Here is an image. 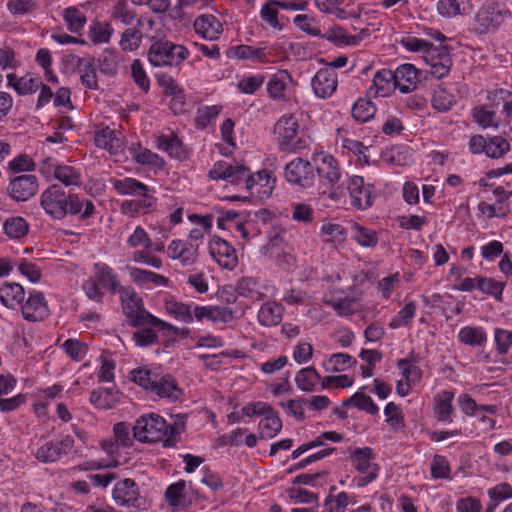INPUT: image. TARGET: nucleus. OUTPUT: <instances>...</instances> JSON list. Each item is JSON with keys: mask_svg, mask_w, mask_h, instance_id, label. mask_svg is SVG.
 Returning a JSON list of instances; mask_svg holds the SVG:
<instances>
[{"mask_svg": "<svg viewBox=\"0 0 512 512\" xmlns=\"http://www.w3.org/2000/svg\"><path fill=\"white\" fill-rule=\"evenodd\" d=\"M40 206L54 220H62L67 215L87 219L95 212L94 204L78 194H68L59 185L53 184L40 196Z\"/></svg>", "mask_w": 512, "mask_h": 512, "instance_id": "nucleus-1", "label": "nucleus"}, {"mask_svg": "<svg viewBox=\"0 0 512 512\" xmlns=\"http://www.w3.org/2000/svg\"><path fill=\"white\" fill-rule=\"evenodd\" d=\"M510 18L511 12L504 3L486 2L474 16L473 31L478 35L495 33Z\"/></svg>", "mask_w": 512, "mask_h": 512, "instance_id": "nucleus-2", "label": "nucleus"}, {"mask_svg": "<svg viewBox=\"0 0 512 512\" xmlns=\"http://www.w3.org/2000/svg\"><path fill=\"white\" fill-rule=\"evenodd\" d=\"M312 161L322 186L329 189L328 197L338 201L344 196V190L337 186L341 171L337 160L330 154L318 152L313 154Z\"/></svg>", "mask_w": 512, "mask_h": 512, "instance_id": "nucleus-3", "label": "nucleus"}, {"mask_svg": "<svg viewBox=\"0 0 512 512\" xmlns=\"http://www.w3.org/2000/svg\"><path fill=\"white\" fill-rule=\"evenodd\" d=\"M132 430L135 439L140 442H157L174 434V428L169 426L162 416L154 412L139 416Z\"/></svg>", "mask_w": 512, "mask_h": 512, "instance_id": "nucleus-4", "label": "nucleus"}, {"mask_svg": "<svg viewBox=\"0 0 512 512\" xmlns=\"http://www.w3.org/2000/svg\"><path fill=\"white\" fill-rule=\"evenodd\" d=\"M300 125L296 114L282 115L275 124L274 133L278 147L283 152H296L305 144L299 137Z\"/></svg>", "mask_w": 512, "mask_h": 512, "instance_id": "nucleus-5", "label": "nucleus"}, {"mask_svg": "<svg viewBox=\"0 0 512 512\" xmlns=\"http://www.w3.org/2000/svg\"><path fill=\"white\" fill-rule=\"evenodd\" d=\"M39 173L48 181L57 180L64 186H80L82 174L73 166L60 163L54 158H45L39 163Z\"/></svg>", "mask_w": 512, "mask_h": 512, "instance_id": "nucleus-6", "label": "nucleus"}, {"mask_svg": "<svg viewBox=\"0 0 512 512\" xmlns=\"http://www.w3.org/2000/svg\"><path fill=\"white\" fill-rule=\"evenodd\" d=\"M189 55L186 47L172 42H156L151 45L148 60L155 67L179 65Z\"/></svg>", "mask_w": 512, "mask_h": 512, "instance_id": "nucleus-7", "label": "nucleus"}, {"mask_svg": "<svg viewBox=\"0 0 512 512\" xmlns=\"http://www.w3.org/2000/svg\"><path fill=\"white\" fill-rule=\"evenodd\" d=\"M237 291L242 297L259 301L275 296L277 289L269 280L256 277H243L237 283Z\"/></svg>", "mask_w": 512, "mask_h": 512, "instance_id": "nucleus-8", "label": "nucleus"}, {"mask_svg": "<svg viewBox=\"0 0 512 512\" xmlns=\"http://www.w3.org/2000/svg\"><path fill=\"white\" fill-rule=\"evenodd\" d=\"M351 463L358 472L364 474L363 477L357 479L358 486H365L377 478L379 468L374 463L373 453L370 448L355 449L351 454Z\"/></svg>", "mask_w": 512, "mask_h": 512, "instance_id": "nucleus-9", "label": "nucleus"}, {"mask_svg": "<svg viewBox=\"0 0 512 512\" xmlns=\"http://www.w3.org/2000/svg\"><path fill=\"white\" fill-rule=\"evenodd\" d=\"M285 179L293 185L308 188L315 180L313 165L302 158L291 160L285 167Z\"/></svg>", "mask_w": 512, "mask_h": 512, "instance_id": "nucleus-10", "label": "nucleus"}, {"mask_svg": "<svg viewBox=\"0 0 512 512\" xmlns=\"http://www.w3.org/2000/svg\"><path fill=\"white\" fill-rule=\"evenodd\" d=\"M242 182L250 196L259 200L268 199L275 188V178L267 170L258 171L250 176L246 171V178L242 179Z\"/></svg>", "mask_w": 512, "mask_h": 512, "instance_id": "nucleus-11", "label": "nucleus"}, {"mask_svg": "<svg viewBox=\"0 0 512 512\" xmlns=\"http://www.w3.org/2000/svg\"><path fill=\"white\" fill-rule=\"evenodd\" d=\"M208 252L221 268L233 270L238 264L236 250L226 240L218 236L210 239Z\"/></svg>", "mask_w": 512, "mask_h": 512, "instance_id": "nucleus-12", "label": "nucleus"}, {"mask_svg": "<svg viewBox=\"0 0 512 512\" xmlns=\"http://www.w3.org/2000/svg\"><path fill=\"white\" fill-rule=\"evenodd\" d=\"M74 447V439L71 436H66L57 441H47L35 451V457L43 462L50 463L61 459L63 456L68 455Z\"/></svg>", "mask_w": 512, "mask_h": 512, "instance_id": "nucleus-13", "label": "nucleus"}, {"mask_svg": "<svg viewBox=\"0 0 512 512\" xmlns=\"http://www.w3.org/2000/svg\"><path fill=\"white\" fill-rule=\"evenodd\" d=\"M347 190L351 198V204L360 210L369 208L373 203L374 187L366 184L360 176L353 175L347 181Z\"/></svg>", "mask_w": 512, "mask_h": 512, "instance_id": "nucleus-14", "label": "nucleus"}, {"mask_svg": "<svg viewBox=\"0 0 512 512\" xmlns=\"http://www.w3.org/2000/svg\"><path fill=\"white\" fill-rule=\"evenodd\" d=\"M398 368L402 377L396 383V391L400 396L404 397L410 393L413 385L419 383L422 377V370L413 358L400 359L398 361Z\"/></svg>", "mask_w": 512, "mask_h": 512, "instance_id": "nucleus-15", "label": "nucleus"}, {"mask_svg": "<svg viewBox=\"0 0 512 512\" xmlns=\"http://www.w3.org/2000/svg\"><path fill=\"white\" fill-rule=\"evenodd\" d=\"M20 309L23 318L31 322L42 321L50 314L44 294L36 290L29 292L28 297L22 302Z\"/></svg>", "mask_w": 512, "mask_h": 512, "instance_id": "nucleus-16", "label": "nucleus"}, {"mask_svg": "<svg viewBox=\"0 0 512 512\" xmlns=\"http://www.w3.org/2000/svg\"><path fill=\"white\" fill-rule=\"evenodd\" d=\"M166 254L172 261H177L182 267L194 265L198 260V244L174 239L166 248Z\"/></svg>", "mask_w": 512, "mask_h": 512, "instance_id": "nucleus-17", "label": "nucleus"}, {"mask_svg": "<svg viewBox=\"0 0 512 512\" xmlns=\"http://www.w3.org/2000/svg\"><path fill=\"white\" fill-rule=\"evenodd\" d=\"M423 60L430 67V73L437 79L447 76L452 66L449 52L444 47L432 46L423 56Z\"/></svg>", "mask_w": 512, "mask_h": 512, "instance_id": "nucleus-18", "label": "nucleus"}, {"mask_svg": "<svg viewBox=\"0 0 512 512\" xmlns=\"http://www.w3.org/2000/svg\"><path fill=\"white\" fill-rule=\"evenodd\" d=\"M311 86L317 98H330L338 86L336 72L332 68H322L311 79Z\"/></svg>", "mask_w": 512, "mask_h": 512, "instance_id": "nucleus-19", "label": "nucleus"}, {"mask_svg": "<svg viewBox=\"0 0 512 512\" xmlns=\"http://www.w3.org/2000/svg\"><path fill=\"white\" fill-rule=\"evenodd\" d=\"M294 84L293 77L287 70H277L266 83L268 97L275 101H283L287 98V91Z\"/></svg>", "mask_w": 512, "mask_h": 512, "instance_id": "nucleus-20", "label": "nucleus"}, {"mask_svg": "<svg viewBox=\"0 0 512 512\" xmlns=\"http://www.w3.org/2000/svg\"><path fill=\"white\" fill-rule=\"evenodd\" d=\"M392 73L396 88L403 94L414 91L420 82V71L409 63L398 66Z\"/></svg>", "mask_w": 512, "mask_h": 512, "instance_id": "nucleus-21", "label": "nucleus"}, {"mask_svg": "<svg viewBox=\"0 0 512 512\" xmlns=\"http://www.w3.org/2000/svg\"><path fill=\"white\" fill-rule=\"evenodd\" d=\"M273 47H254L249 45H236L228 49L227 56L231 59L246 60L257 59L260 62H274L271 59Z\"/></svg>", "mask_w": 512, "mask_h": 512, "instance_id": "nucleus-22", "label": "nucleus"}, {"mask_svg": "<svg viewBox=\"0 0 512 512\" xmlns=\"http://www.w3.org/2000/svg\"><path fill=\"white\" fill-rule=\"evenodd\" d=\"M8 190L13 199L26 201L38 190L37 178L33 175L18 176L10 181Z\"/></svg>", "mask_w": 512, "mask_h": 512, "instance_id": "nucleus-23", "label": "nucleus"}, {"mask_svg": "<svg viewBox=\"0 0 512 512\" xmlns=\"http://www.w3.org/2000/svg\"><path fill=\"white\" fill-rule=\"evenodd\" d=\"M370 35L369 28L361 29L357 34H349L346 30L341 27H332L328 29L323 37L340 47L357 46L363 39Z\"/></svg>", "mask_w": 512, "mask_h": 512, "instance_id": "nucleus-24", "label": "nucleus"}, {"mask_svg": "<svg viewBox=\"0 0 512 512\" xmlns=\"http://www.w3.org/2000/svg\"><path fill=\"white\" fill-rule=\"evenodd\" d=\"M209 177L213 180H226L231 184H239L246 178V168L226 161H218L209 171Z\"/></svg>", "mask_w": 512, "mask_h": 512, "instance_id": "nucleus-25", "label": "nucleus"}, {"mask_svg": "<svg viewBox=\"0 0 512 512\" xmlns=\"http://www.w3.org/2000/svg\"><path fill=\"white\" fill-rule=\"evenodd\" d=\"M193 27L201 38L209 41L217 40L223 32L222 23L212 14H203L197 17Z\"/></svg>", "mask_w": 512, "mask_h": 512, "instance_id": "nucleus-26", "label": "nucleus"}, {"mask_svg": "<svg viewBox=\"0 0 512 512\" xmlns=\"http://www.w3.org/2000/svg\"><path fill=\"white\" fill-rule=\"evenodd\" d=\"M94 142L98 148L104 149L112 155L121 153L125 145L120 133L109 127L98 130Z\"/></svg>", "mask_w": 512, "mask_h": 512, "instance_id": "nucleus-27", "label": "nucleus"}, {"mask_svg": "<svg viewBox=\"0 0 512 512\" xmlns=\"http://www.w3.org/2000/svg\"><path fill=\"white\" fill-rule=\"evenodd\" d=\"M138 497L137 484L130 478L118 481L112 490V498L120 506H134Z\"/></svg>", "mask_w": 512, "mask_h": 512, "instance_id": "nucleus-28", "label": "nucleus"}, {"mask_svg": "<svg viewBox=\"0 0 512 512\" xmlns=\"http://www.w3.org/2000/svg\"><path fill=\"white\" fill-rule=\"evenodd\" d=\"M232 318V312L227 308L214 305H194V320L197 322L208 320L213 324L228 323Z\"/></svg>", "mask_w": 512, "mask_h": 512, "instance_id": "nucleus-29", "label": "nucleus"}, {"mask_svg": "<svg viewBox=\"0 0 512 512\" xmlns=\"http://www.w3.org/2000/svg\"><path fill=\"white\" fill-rule=\"evenodd\" d=\"M165 499L174 512L183 511L191 505L186 483L183 480L170 484L165 492Z\"/></svg>", "mask_w": 512, "mask_h": 512, "instance_id": "nucleus-30", "label": "nucleus"}, {"mask_svg": "<svg viewBox=\"0 0 512 512\" xmlns=\"http://www.w3.org/2000/svg\"><path fill=\"white\" fill-rule=\"evenodd\" d=\"M454 393L450 390H441L434 397L433 413L442 423H452Z\"/></svg>", "mask_w": 512, "mask_h": 512, "instance_id": "nucleus-31", "label": "nucleus"}, {"mask_svg": "<svg viewBox=\"0 0 512 512\" xmlns=\"http://www.w3.org/2000/svg\"><path fill=\"white\" fill-rule=\"evenodd\" d=\"M150 393L159 398L178 400L182 395V390L173 376L159 373Z\"/></svg>", "mask_w": 512, "mask_h": 512, "instance_id": "nucleus-32", "label": "nucleus"}, {"mask_svg": "<svg viewBox=\"0 0 512 512\" xmlns=\"http://www.w3.org/2000/svg\"><path fill=\"white\" fill-rule=\"evenodd\" d=\"M130 279L138 286L146 289H153L155 287L166 286L168 279L160 274L150 270L141 269L138 267L128 268Z\"/></svg>", "mask_w": 512, "mask_h": 512, "instance_id": "nucleus-33", "label": "nucleus"}, {"mask_svg": "<svg viewBox=\"0 0 512 512\" xmlns=\"http://www.w3.org/2000/svg\"><path fill=\"white\" fill-rule=\"evenodd\" d=\"M284 307L275 301H267L261 305L257 313L258 323L264 327H274L281 323Z\"/></svg>", "mask_w": 512, "mask_h": 512, "instance_id": "nucleus-34", "label": "nucleus"}, {"mask_svg": "<svg viewBox=\"0 0 512 512\" xmlns=\"http://www.w3.org/2000/svg\"><path fill=\"white\" fill-rule=\"evenodd\" d=\"M129 150L133 160L141 166L159 170L163 169L165 165L163 158L140 144L132 145Z\"/></svg>", "mask_w": 512, "mask_h": 512, "instance_id": "nucleus-35", "label": "nucleus"}, {"mask_svg": "<svg viewBox=\"0 0 512 512\" xmlns=\"http://www.w3.org/2000/svg\"><path fill=\"white\" fill-rule=\"evenodd\" d=\"M164 309L167 314L172 316L177 321L187 324L194 322L193 304L179 302L173 297H168L164 301Z\"/></svg>", "mask_w": 512, "mask_h": 512, "instance_id": "nucleus-36", "label": "nucleus"}, {"mask_svg": "<svg viewBox=\"0 0 512 512\" xmlns=\"http://www.w3.org/2000/svg\"><path fill=\"white\" fill-rule=\"evenodd\" d=\"M121 393L114 388H98L91 392L90 403L97 409L107 410L120 402Z\"/></svg>", "mask_w": 512, "mask_h": 512, "instance_id": "nucleus-37", "label": "nucleus"}, {"mask_svg": "<svg viewBox=\"0 0 512 512\" xmlns=\"http://www.w3.org/2000/svg\"><path fill=\"white\" fill-rule=\"evenodd\" d=\"M25 299L23 287L18 283H5L0 287V302L9 309L20 308Z\"/></svg>", "mask_w": 512, "mask_h": 512, "instance_id": "nucleus-38", "label": "nucleus"}, {"mask_svg": "<svg viewBox=\"0 0 512 512\" xmlns=\"http://www.w3.org/2000/svg\"><path fill=\"white\" fill-rule=\"evenodd\" d=\"M323 377L316 371L313 366L300 369L295 375V384L297 388L303 392H314L318 386H321Z\"/></svg>", "mask_w": 512, "mask_h": 512, "instance_id": "nucleus-39", "label": "nucleus"}, {"mask_svg": "<svg viewBox=\"0 0 512 512\" xmlns=\"http://www.w3.org/2000/svg\"><path fill=\"white\" fill-rule=\"evenodd\" d=\"M396 88L394 76L391 70L382 69L375 73L371 90L374 95L377 97H387L389 96Z\"/></svg>", "mask_w": 512, "mask_h": 512, "instance_id": "nucleus-40", "label": "nucleus"}, {"mask_svg": "<svg viewBox=\"0 0 512 512\" xmlns=\"http://www.w3.org/2000/svg\"><path fill=\"white\" fill-rule=\"evenodd\" d=\"M156 147L172 158L182 159L185 157V151L178 136L174 133L160 134L155 141Z\"/></svg>", "mask_w": 512, "mask_h": 512, "instance_id": "nucleus-41", "label": "nucleus"}, {"mask_svg": "<svg viewBox=\"0 0 512 512\" xmlns=\"http://www.w3.org/2000/svg\"><path fill=\"white\" fill-rule=\"evenodd\" d=\"M111 183L115 191L120 195L138 196L150 192L147 185L132 177L113 179Z\"/></svg>", "mask_w": 512, "mask_h": 512, "instance_id": "nucleus-42", "label": "nucleus"}, {"mask_svg": "<svg viewBox=\"0 0 512 512\" xmlns=\"http://www.w3.org/2000/svg\"><path fill=\"white\" fill-rule=\"evenodd\" d=\"M356 359L347 353H335L322 361V367L328 373L344 372L355 366Z\"/></svg>", "mask_w": 512, "mask_h": 512, "instance_id": "nucleus-43", "label": "nucleus"}, {"mask_svg": "<svg viewBox=\"0 0 512 512\" xmlns=\"http://www.w3.org/2000/svg\"><path fill=\"white\" fill-rule=\"evenodd\" d=\"M8 84L12 86L18 94L27 95L36 92L41 86V79L37 76L27 74L18 78L13 74L7 75Z\"/></svg>", "mask_w": 512, "mask_h": 512, "instance_id": "nucleus-44", "label": "nucleus"}, {"mask_svg": "<svg viewBox=\"0 0 512 512\" xmlns=\"http://www.w3.org/2000/svg\"><path fill=\"white\" fill-rule=\"evenodd\" d=\"M460 410L469 417L478 416L481 412L494 415L497 412L495 405H478L468 394H461L457 399Z\"/></svg>", "mask_w": 512, "mask_h": 512, "instance_id": "nucleus-45", "label": "nucleus"}, {"mask_svg": "<svg viewBox=\"0 0 512 512\" xmlns=\"http://www.w3.org/2000/svg\"><path fill=\"white\" fill-rule=\"evenodd\" d=\"M95 280L99 282L103 288L110 292H115L119 286L117 274L105 263L98 262L94 265Z\"/></svg>", "mask_w": 512, "mask_h": 512, "instance_id": "nucleus-46", "label": "nucleus"}, {"mask_svg": "<svg viewBox=\"0 0 512 512\" xmlns=\"http://www.w3.org/2000/svg\"><path fill=\"white\" fill-rule=\"evenodd\" d=\"M320 236L324 242L342 244L347 236L346 229L339 223L324 221L320 227Z\"/></svg>", "mask_w": 512, "mask_h": 512, "instance_id": "nucleus-47", "label": "nucleus"}, {"mask_svg": "<svg viewBox=\"0 0 512 512\" xmlns=\"http://www.w3.org/2000/svg\"><path fill=\"white\" fill-rule=\"evenodd\" d=\"M3 231L9 239L19 241L28 234L29 225L24 218L13 216L3 223Z\"/></svg>", "mask_w": 512, "mask_h": 512, "instance_id": "nucleus-48", "label": "nucleus"}, {"mask_svg": "<svg viewBox=\"0 0 512 512\" xmlns=\"http://www.w3.org/2000/svg\"><path fill=\"white\" fill-rule=\"evenodd\" d=\"M458 339L465 345L482 346L487 341V333L482 327L465 326L459 330Z\"/></svg>", "mask_w": 512, "mask_h": 512, "instance_id": "nucleus-49", "label": "nucleus"}, {"mask_svg": "<svg viewBox=\"0 0 512 512\" xmlns=\"http://www.w3.org/2000/svg\"><path fill=\"white\" fill-rule=\"evenodd\" d=\"M351 237L361 247L372 248L378 243V234L375 230L354 223L351 226Z\"/></svg>", "mask_w": 512, "mask_h": 512, "instance_id": "nucleus-50", "label": "nucleus"}, {"mask_svg": "<svg viewBox=\"0 0 512 512\" xmlns=\"http://www.w3.org/2000/svg\"><path fill=\"white\" fill-rule=\"evenodd\" d=\"M282 428V422L277 412L262 418L258 424L259 435L261 439L274 438Z\"/></svg>", "mask_w": 512, "mask_h": 512, "instance_id": "nucleus-51", "label": "nucleus"}, {"mask_svg": "<svg viewBox=\"0 0 512 512\" xmlns=\"http://www.w3.org/2000/svg\"><path fill=\"white\" fill-rule=\"evenodd\" d=\"M159 374L157 369H148L145 367H140L133 369L130 372V380L133 381L138 386L142 387L144 390L150 393L153 384H155L156 377Z\"/></svg>", "mask_w": 512, "mask_h": 512, "instance_id": "nucleus-52", "label": "nucleus"}, {"mask_svg": "<svg viewBox=\"0 0 512 512\" xmlns=\"http://www.w3.org/2000/svg\"><path fill=\"white\" fill-rule=\"evenodd\" d=\"M264 82L265 76L263 74L247 73L238 78L236 87L243 94L253 95L262 87Z\"/></svg>", "mask_w": 512, "mask_h": 512, "instance_id": "nucleus-53", "label": "nucleus"}, {"mask_svg": "<svg viewBox=\"0 0 512 512\" xmlns=\"http://www.w3.org/2000/svg\"><path fill=\"white\" fill-rule=\"evenodd\" d=\"M473 117L478 125L484 129L491 127L497 128L499 125L496 110L491 105L475 107L473 109Z\"/></svg>", "mask_w": 512, "mask_h": 512, "instance_id": "nucleus-54", "label": "nucleus"}, {"mask_svg": "<svg viewBox=\"0 0 512 512\" xmlns=\"http://www.w3.org/2000/svg\"><path fill=\"white\" fill-rule=\"evenodd\" d=\"M142 198L139 200L125 201L122 204V209L126 213H149L151 212L156 204V199L147 192L144 195H140Z\"/></svg>", "mask_w": 512, "mask_h": 512, "instance_id": "nucleus-55", "label": "nucleus"}, {"mask_svg": "<svg viewBox=\"0 0 512 512\" xmlns=\"http://www.w3.org/2000/svg\"><path fill=\"white\" fill-rule=\"evenodd\" d=\"M120 297L123 309L130 316H138L142 310V301L138 294L130 287H124L120 290Z\"/></svg>", "mask_w": 512, "mask_h": 512, "instance_id": "nucleus-56", "label": "nucleus"}, {"mask_svg": "<svg viewBox=\"0 0 512 512\" xmlns=\"http://www.w3.org/2000/svg\"><path fill=\"white\" fill-rule=\"evenodd\" d=\"M113 28L107 22H94L89 26L88 38L93 44H105L110 41Z\"/></svg>", "mask_w": 512, "mask_h": 512, "instance_id": "nucleus-57", "label": "nucleus"}, {"mask_svg": "<svg viewBox=\"0 0 512 512\" xmlns=\"http://www.w3.org/2000/svg\"><path fill=\"white\" fill-rule=\"evenodd\" d=\"M352 116L359 122H368L376 113V107L369 99H358L351 109Z\"/></svg>", "mask_w": 512, "mask_h": 512, "instance_id": "nucleus-58", "label": "nucleus"}, {"mask_svg": "<svg viewBox=\"0 0 512 512\" xmlns=\"http://www.w3.org/2000/svg\"><path fill=\"white\" fill-rule=\"evenodd\" d=\"M78 69L82 85L91 90L97 89L98 80L91 61L88 59H79Z\"/></svg>", "mask_w": 512, "mask_h": 512, "instance_id": "nucleus-59", "label": "nucleus"}, {"mask_svg": "<svg viewBox=\"0 0 512 512\" xmlns=\"http://www.w3.org/2000/svg\"><path fill=\"white\" fill-rule=\"evenodd\" d=\"M505 284L489 277H479L478 290L483 294L492 296L495 300L501 301Z\"/></svg>", "mask_w": 512, "mask_h": 512, "instance_id": "nucleus-60", "label": "nucleus"}, {"mask_svg": "<svg viewBox=\"0 0 512 512\" xmlns=\"http://www.w3.org/2000/svg\"><path fill=\"white\" fill-rule=\"evenodd\" d=\"M63 18L71 32L80 31L86 24V16L76 7H69L63 11Z\"/></svg>", "mask_w": 512, "mask_h": 512, "instance_id": "nucleus-61", "label": "nucleus"}, {"mask_svg": "<svg viewBox=\"0 0 512 512\" xmlns=\"http://www.w3.org/2000/svg\"><path fill=\"white\" fill-rule=\"evenodd\" d=\"M438 14L447 19L455 18L464 13V8L460 0H439L436 3Z\"/></svg>", "mask_w": 512, "mask_h": 512, "instance_id": "nucleus-62", "label": "nucleus"}, {"mask_svg": "<svg viewBox=\"0 0 512 512\" xmlns=\"http://www.w3.org/2000/svg\"><path fill=\"white\" fill-rule=\"evenodd\" d=\"M220 111L221 106L218 105L199 107L195 116L196 126L201 129L206 128L217 118Z\"/></svg>", "mask_w": 512, "mask_h": 512, "instance_id": "nucleus-63", "label": "nucleus"}, {"mask_svg": "<svg viewBox=\"0 0 512 512\" xmlns=\"http://www.w3.org/2000/svg\"><path fill=\"white\" fill-rule=\"evenodd\" d=\"M510 150L509 142L501 136H493L487 140L486 155L490 158L498 159Z\"/></svg>", "mask_w": 512, "mask_h": 512, "instance_id": "nucleus-64", "label": "nucleus"}]
</instances>
